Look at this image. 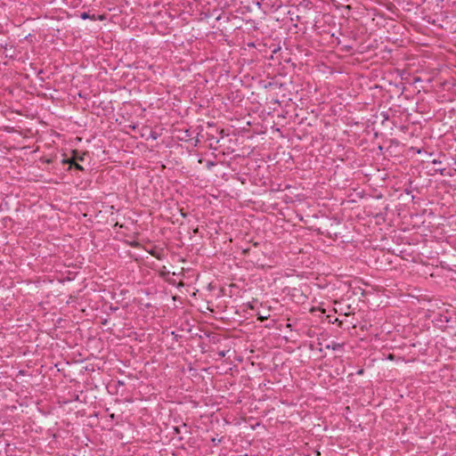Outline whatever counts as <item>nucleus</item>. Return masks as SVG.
I'll list each match as a JSON object with an SVG mask.
<instances>
[{"instance_id":"f257e3e1","label":"nucleus","mask_w":456,"mask_h":456,"mask_svg":"<svg viewBox=\"0 0 456 456\" xmlns=\"http://www.w3.org/2000/svg\"><path fill=\"white\" fill-rule=\"evenodd\" d=\"M62 163L63 164H69V167H74L77 170H84L83 167L81 165H79L77 161H74V159H63L62 160Z\"/></svg>"},{"instance_id":"f03ea898","label":"nucleus","mask_w":456,"mask_h":456,"mask_svg":"<svg viewBox=\"0 0 456 456\" xmlns=\"http://www.w3.org/2000/svg\"><path fill=\"white\" fill-rule=\"evenodd\" d=\"M85 155H86V153H83L82 155H80L77 150H74V151H72V157L69 159H74V161H77V160L83 161Z\"/></svg>"},{"instance_id":"7ed1b4c3","label":"nucleus","mask_w":456,"mask_h":456,"mask_svg":"<svg viewBox=\"0 0 456 456\" xmlns=\"http://www.w3.org/2000/svg\"><path fill=\"white\" fill-rule=\"evenodd\" d=\"M80 18H81V19H83V20H87V19H91V20H96V18H95V15H94V14L90 15L88 12H82V13L80 14Z\"/></svg>"},{"instance_id":"20e7f679","label":"nucleus","mask_w":456,"mask_h":456,"mask_svg":"<svg viewBox=\"0 0 456 456\" xmlns=\"http://www.w3.org/2000/svg\"><path fill=\"white\" fill-rule=\"evenodd\" d=\"M340 347H342V345L336 342H332L331 345L327 346V348H331L332 350H337Z\"/></svg>"},{"instance_id":"39448f33","label":"nucleus","mask_w":456,"mask_h":456,"mask_svg":"<svg viewBox=\"0 0 456 456\" xmlns=\"http://www.w3.org/2000/svg\"><path fill=\"white\" fill-rule=\"evenodd\" d=\"M445 170H446L445 167H439L436 168L434 171L436 173H439L441 175H446Z\"/></svg>"},{"instance_id":"423d86ee","label":"nucleus","mask_w":456,"mask_h":456,"mask_svg":"<svg viewBox=\"0 0 456 456\" xmlns=\"http://www.w3.org/2000/svg\"><path fill=\"white\" fill-rule=\"evenodd\" d=\"M431 163L434 164V165H436V166H441L442 165V160H440L439 159H433L431 160Z\"/></svg>"},{"instance_id":"0eeeda50","label":"nucleus","mask_w":456,"mask_h":456,"mask_svg":"<svg viewBox=\"0 0 456 456\" xmlns=\"http://www.w3.org/2000/svg\"><path fill=\"white\" fill-rule=\"evenodd\" d=\"M215 165H216V163L214 161L208 160V161H207L206 167L208 169H210Z\"/></svg>"},{"instance_id":"6e6552de","label":"nucleus","mask_w":456,"mask_h":456,"mask_svg":"<svg viewBox=\"0 0 456 456\" xmlns=\"http://www.w3.org/2000/svg\"><path fill=\"white\" fill-rule=\"evenodd\" d=\"M257 319H258V320H260V321H264V320H266V319H267V317H266V316H264V315H260V314H258V318H257Z\"/></svg>"},{"instance_id":"1a4fd4ad","label":"nucleus","mask_w":456,"mask_h":456,"mask_svg":"<svg viewBox=\"0 0 456 456\" xmlns=\"http://www.w3.org/2000/svg\"><path fill=\"white\" fill-rule=\"evenodd\" d=\"M387 358H388L389 360H394L395 355H394V354H390L388 355V357H387Z\"/></svg>"},{"instance_id":"9d476101","label":"nucleus","mask_w":456,"mask_h":456,"mask_svg":"<svg viewBox=\"0 0 456 456\" xmlns=\"http://www.w3.org/2000/svg\"><path fill=\"white\" fill-rule=\"evenodd\" d=\"M336 322H337V324H338V326H341L342 325V322L339 321L338 319H336Z\"/></svg>"},{"instance_id":"9b49d317","label":"nucleus","mask_w":456,"mask_h":456,"mask_svg":"<svg viewBox=\"0 0 456 456\" xmlns=\"http://www.w3.org/2000/svg\"><path fill=\"white\" fill-rule=\"evenodd\" d=\"M219 355H220V356H222V357H224V356L225 355V354H224V351H222V352H219Z\"/></svg>"},{"instance_id":"f8f14e48","label":"nucleus","mask_w":456,"mask_h":456,"mask_svg":"<svg viewBox=\"0 0 456 456\" xmlns=\"http://www.w3.org/2000/svg\"><path fill=\"white\" fill-rule=\"evenodd\" d=\"M110 310H112V311H116V310H118V307H112V306H110Z\"/></svg>"},{"instance_id":"ddd939ff","label":"nucleus","mask_w":456,"mask_h":456,"mask_svg":"<svg viewBox=\"0 0 456 456\" xmlns=\"http://www.w3.org/2000/svg\"><path fill=\"white\" fill-rule=\"evenodd\" d=\"M175 431L176 433H179V428L175 427Z\"/></svg>"},{"instance_id":"4468645a","label":"nucleus","mask_w":456,"mask_h":456,"mask_svg":"<svg viewBox=\"0 0 456 456\" xmlns=\"http://www.w3.org/2000/svg\"><path fill=\"white\" fill-rule=\"evenodd\" d=\"M454 171L456 172V168L454 169Z\"/></svg>"}]
</instances>
